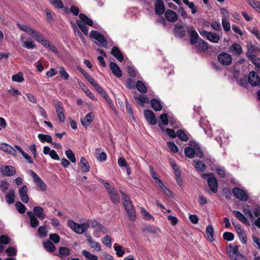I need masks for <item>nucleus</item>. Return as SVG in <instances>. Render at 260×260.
Masks as SVG:
<instances>
[{
  "label": "nucleus",
  "mask_w": 260,
  "mask_h": 260,
  "mask_svg": "<svg viewBox=\"0 0 260 260\" xmlns=\"http://www.w3.org/2000/svg\"><path fill=\"white\" fill-rule=\"evenodd\" d=\"M151 105L154 110L155 111H159L162 109V105L160 101L157 100L155 99H151Z\"/></svg>",
  "instance_id": "obj_34"
},
{
  "label": "nucleus",
  "mask_w": 260,
  "mask_h": 260,
  "mask_svg": "<svg viewBox=\"0 0 260 260\" xmlns=\"http://www.w3.org/2000/svg\"><path fill=\"white\" fill-rule=\"evenodd\" d=\"M0 149L12 155H16L15 149L7 143H0Z\"/></svg>",
  "instance_id": "obj_16"
},
{
  "label": "nucleus",
  "mask_w": 260,
  "mask_h": 260,
  "mask_svg": "<svg viewBox=\"0 0 260 260\" xmlns=\"http://www.w3.org/2000/svg\"><path fill=\"white\" fill-rule=\"evenodd\" d=\"M81 170L83 173H87L90 170V166L84 157L81 158L80 164Z\"/></svg>",
  "instance_id": "obj_25"
},
{
  "label": "nucleus",
  "mask_w": 260,
  "mask_h": 260,
  "mask_svg": "<svg viewBox=\"0 0 260 260\" xmlns=\"http://www.w3.org/2000/svg\"><path fill=\"white\" fill-rule=\"evenodd\" d=\"M66 155L68 158L72 162L75 163L76 159L75 154L73 151L71 149L66 150L65 152Z\"/></svg>",
  "instance_id": "obj_49"
},
{
  "label": "nucleus",
  "mask_w": 260,
  "mask_h": 260,
  "mask_svg": "<svg viewBox=\"0 0 260 260\" xmlns=\"http://www.w3.org/2000/svg\"><path fill=\"white\" fill-rule=\"evenodd\" d=\"M76 23L85 35H87L88 34V28L82 23V21L77 20L76 21Z\"/></svg>",
  "instance_id": "obj_47"
},
{
  "label": "nucleus",
  "mask_w": 260,
  "mask_h": 260,
  "mask_svg": "<svg viewBox=\"0 0 260 260\" xmlns=\"http://www.w3.org/2000/svg\"><path fill=\"white\" fill-rule=\"evenodd\" d=\"M184 153L187 157L192 158L195 155V150L192 147H187L185 148Z\"/></svg>",
  "instance_id": "obj_45"
},
{
  "label": "nucleus",
  "mask_w": 260,
  "mask_h": 260,
  "mask_svg": "<svg viewBox=\"0 0 260 260\" xmlns=\"http://www.w3.org/2000/svg\"><path fill=\"white\" fill-rule=\"evenodd\" d=\"M59 73L60 75V77L64 80H68L69 77V74L66 72L64 68L62 67H59Z\"/></svg>",
  "instance_id": "obj_52"
},
{
  "label": "nucleus",
  "mask_w": 260,
  "mask_h": 260,
  "mask_svg": "<svg viewBox=\"0 0 260 260\" xmlns=\"http://www.w3.org/2000/svg\"><path fill=\"white\" fill-rule=\"evenodd\" d=\"M222 25L225 31L228 32L230 30V23L228 19H222Z\"/></svg>",
  "instance_id": "obj_54"
},
{
  "label": "nucleus",
  "mask_w": 260,
  "mask_h": 260,
  "mask_svg": "<svg viewBox=\"0 0 260 260\" xmlns=\"http://www.w3.org/2000/svg\"><path fill=\"white\" fill-rule=\"evenodd\" d=\"M238 249L237 246H233L229 245L227 247L226 252L231 260H233L236 256L238 252Z\"/></svg>",
  "instance_id": "obj_20"
},
{
  "label": "nucleus",
  "mask_w": 260,
  "mask_h": 260,
  "mask_svg": "<svg viewBox=\"0 0 260 260\" xmlns=\"http://www.w3.org/2000/svg\"><path fill=\"white\" fill-rule=\"evenodd\" d=\"M235 230L240 239L241 240L242 243L244 244H246V235L244 230L241 228L240 225H236V226L235 225Z\"/></svg>",
  "instance_id": "obj_24"
},
{
  "label": "nucleus",
  "mask_w": 260,
  "mask_h": 260,
  "mask_svg": "<svg viewBox=\"0 0 260 260\" xmlns=\"http://www.w3.org/2000/svg\"><path fill=\"white\" fill-rule=\"evenodd\" d=\"M94 116L91 113H88L84 117L83 119L81 120L82 124L85 127L88 126L93 121Z\"/></svg>",
  "instance_id": "obj_22"
},
{
  "label": "nucleus",
  "mask_w": 260,
  "mask_h": 260,
  "mask_svg": "<svg viewBox=\"0 0 260 260\" xmlns=\"http://www.w3.org/2000/svg\"><path fill=\"white\" fill-rule=\"evenodd\" d=\"M59 252L56 255L62 259L66 256H69L71 254L70 249L67 247H60L59 248Z\"/></svg>",
  "instance_id": "obj_28"
},
{
  "label": "nucleus",
  "mask_w": 260,
  "mask_h": 260,
  "mask_svg": "<svg viewBox=\"0 0 260 260\" xmlns=\"http://www.w3.org/2000/svg\"><path fill=\"white\" fill-rule=\"evenodd\" d=\"M30 173L34 182L37 186V190L42 191H46L47 190V185L42 179L34 171L30 170Z\"/></svg>",
  "instance_id": "obj_4"
},
{
  "label": "nucleus",
  "mask_w": 260,
  "mask_h": 260,
  "mask_svg": "<svg viewBox=\"0 0 260 260\" xmlns=\"http://www.w3.org/2000/svg\"><path fill=\"white\" fill-rule=\"evenodd\" d=\"M141 213L143 217L146 220L153 219V217L143 208H141Z\"/></svg>",
  "instance_id": "obj_57"
},
{
  "label": "nucleus",
  "mask_w": 260,
  "mask_h": 260,
  "mask_svg": "<svg viewBox=\"0 0 260 260\" xmlns=\"http://www.w3.org/2000/svg\"><path fill=\"white\" fill-rule=\"evenodd\" d=\"M247 79L248 82L251 86L260 87V77L255 72H250L249 73Z\"/></svg>",
  "instance_id": "obj_8"
},
{
  "label": "nucleus",
  "mask_w": 260,
  "mask_h": 260,
  "mask_svg": "<svg viewBox=\"0 0 260 260\" xmlns=\"http://www.w3.org/2000/svg\"><path fill=\"white\" fill-rule=\"evenodd\" d=\"M12 80L14 82H22L24 81L23 73L20 72L18 74L13 75Z\"/></svg>",
  "instance_id": "obj_48"
},
{
  "label": "nucleus",
  "mask_w": 260,
  "mask_h": 260,
  "mask_svg": "<svg viewBox=\"0 0 260 260\" xmlns=\"http://www.w3.org/2000/svg\"><path fill=\"white\" fill-rule=\"evenodd\" d=\"M219 62L224 66H229L232 62V56L225 52L220 53L217 56Z\"/></svg>",
  "instance_id": "obj_6"
},
{
  "label": "nucleus",
  "mask_w": 260,
  "mask_h": 260,
  "mask_svg": "<svg viewBox=\"0 0 260 260\" xmlns=\"http://www.w3.org/2000/svg\"><path fill=\"white\" fill-rule=\"evenodd\" d=\"M6 200L8 204H12L15 201V191L14 189H11L6 195Z\"/></svg>",
  "instance_id": "obj_33"
},
{
  "label": "nucleus",
  "mask_w": 260,
  "mask_h": 260,
  "mask_svg": "<svg viewBox=\"0 0 260 260\" xmlns=\"http://www.w3.org/2000/svg\"><path fill=\"white\" fill-rule=\"evenodd\" d=\"M114 250L116 251V254L118 257L123 256L124 253V250L122 249V246L120 245H115L114 247Z\"/></svg>",
  "instance_id": "obj_53"
},
{
  "label": "nucleus",
  "mask_w": 260,
  "mask_h": 260,
  "mask_svg": "<svg viewBox=\"0 0 260 260\" xmlns=\"http://www.w3.org/2000/svg\"><path fill=\"white\" fill-rule=\"evenodd\" d=\"M22 45L23 47L28 49L34 48L36 46L34 41L29 38H27L26 41L23 42Z\"/></svg>",
  "instance_id": "obj_40"
},
{
  "label": "nucleus",
  "mask_w": 260,
  "mask_h": 260,
  "mask_svg": "<svg viewBox=\"0 0 260 260\" xmlns=\"http://www.w3.org/2000/svg\"><path fill=\"white\" fill-rule=\"evenodd\" d=\"M79 18H80V20H79V21H82V23H84L85 25L87 24L91 26L93 25V22L92 20L84 14H80Z\"/></svg>",
  "instance_id": "obj_38"
},
{
  "label": "nucleus",
  "mask_w": 260,
  "mask_h": 260,
  "mask_svg": "<svg viewBox=\"0 0 260 260\" xmlns=\"http://www.w3.org/2000/svg\"><path fill=\"white\" fill-rule=\"evenodd\" d=\"M255 48L251 43H249L247 45V51L246 53V56L247 58L250 59L252 57L256 56L255 53Z\"/></svg>",
  "instance_id": "obj_35"
},
{
  "label": "nucleus",
  "mask_w": 260,
  "mask_h": 260,
  "mask_svg": "<svg viewBox=\"0 0 260 260\" xmlns=\"http://www.w3.org/2000/svg\"><path fill=\"white\" fill-rule=\"evenodd\" d=\"M90 37L96 40L99 43L100 45L102 46L105 47L108 44V42L105 37L102 34L98 32L97 31L91 30L90 33Z\"/></svg>",
  "instance_id": "obj_7"
},
{
  "label": "nucleus",
  "mask_w": 260,
  "mask_h": 260,
  "mask_svg": "<svg viewBox=\"0 0 260 260\" xmlns=\"http://www.w3.org/2000/svg\"><path fill=\"white\" fill-rule=\"evenodd\" d=\"M155 13L157 15L162 14L165 11V7L162 0H157L154 5Z\"/></svg>",
  "instance_id": "obj_19"
},
{
  "label": "nucleus",
  "mask_w": 260,
  "mask_h": 260,
  "mask_svg": "<svg viewBox=\"0 0 260 260\" xmlns=\"http://www.w3.org/2000/svg\"><path fill=\"white\" fill-rule=\"evenodd\" d=\"M111 241H112V239H111V237L108 235H107L104 237L103 240V243L104 245L107 246L108 247H111V245H112Z\"/></svg>",
  "instance_id": "obj_60"
},
{
  "label": "nucleus",
  "mask_w": 260,
  "mask_h": 260,
  "mask_svg": "<svg viewBox=\"0 0 260 260\" xmlns=\"http://www.w3.org/2000/svg\"><path fill=\"white\" fill-rule=\"evenodd\" d=\"M27 215L30 219V224L32 228H36L39 225V221L37 217L35 216L34 213L31 211H28Z\"/></svg>",
  "instance_id": "obj_27"
},
{
  "label": "nucleus",
  "mask_w": 260,
  "mask_h": 260,
  "mask_svg": "<svg viewBox=\"0 0 260 260\" xmlns=\"http://www.w3.org/2000/svg\"><path fill=\"white\" fill-rule=\"evenodd\" d=\"M39 140L42 142L44 143L47 142L48 143H51L52 137L50 135H44L43 134H39L38 136Z\"/></svg>",
  "instance_id": "obj_44"
},
{
  "label": "nucleus",
  "mask_w": 260,
  "mask_h": 260,
  "mask_svg": "<svg viewBox=\"0 0 260 260\" xmlns=\"http://www.w3.org/2000/svg\"><path fill=\"white\" fill-rule=\"evenodd\" d=\"M136 86L137 90L139 92H140L142 93H144L146 92V91H147L146 87L145 85H144V84L142 82H141L140 81H138L136 82Z\"/></svg>",
  "instance_id": "obj_46"
},
{
  "label": "nucleus",
  "mask_w": 260,
  "mask_h": 260,
  "mask_svg": "<svg viewBox=\"0 0 260 260\" xmlns=\"http://www.w3.org/2000/svg\"><path fill=\"white\" fill-rule=\"evenodd\" d=\"M255 67L260 69V59L256 55L249 59Z\"/></svg>",
  "instance_id": "obj_61"
},
{
  "label": "nucleus",
  "mask_w": 260,
  "mask_h": 260,
  "mask_svg": "<svg viewBox=\"0 0 260 260\" xmlns=\"http://www.w3.org/2000/svg\"><path fill=\"white\" fill-rule=\"evenodd\" d=\"M43 244L44 248L48 252H52L56 250L55 246L50 240H46L43 242Z\"/></svg>",
  "instance_id": "obj_32"
},
{
  "label": "nucleus",
  "mask_w": 260,
  "mask_h": 260,
  "mask_svg": "<svg viewBox=\"0 0 260 260\" xmlns=\"http://www.w3.org/2000/svg\"><path fill=\"white\" fill-rule=\"evenodd\" d=\"M50 3L55 7L61 9L63 7V4L60 0H49Z\"/></svg>",
  "instance_id": "obj_56"
},
{
  "label": "nucleus",
  "mask_w": 260,
  "mask_h": 260,
  "mask_svg": "<svg viewBox=\"0 0 260 260\" xmlns=\"http://www.w3.org/2000/svg\"><path fill=\"white\" fill-rule=\"evenodd\" d=\"M232 191L234 195L239 200L246 201L248 200L246 193L240 188L235 187L233 188Z\"/></svg>",
  "instance_id": "obj_10"
},
{
  "label": "nucleus",
  "mask_w": 260,
  "mask_h": 260,
  "mask_svg": "<svg viewBox=\"0 0 260 260\" xmlns=\"http://www.w3.org/2000/svg\"><path fill=\"white\" fill-rule=\"evenodd\" d=\"M165 17L168 21L175 22L178 19V16L175 12L171 10H167L165 12Z\"/></svg>",
  "instance_id": "obj_21"
},
{
  "label": "nucleus",
  "mask_w": 260,
  "mask_h": 260,
  "mask_svg": "<svg viewBox=\"0 0 260 260\" xmlns=\"http://www.w3.org/2000/svg\"><path fill=\"white\" fill-rule=\"evenodd\" d=\"M168 146L171 151H172L173 152H175V153L178 152V148L174 142H168Z\"/></svg>",
  "instance_id": "obj_63"
},
{
  "label": "nucleus",
  "mask_w": 260,
  "mask_h": 260,
  "mask_svg": "<svg viewBox=\"0 0 260 260\" xmlns=\"http://www.w3.org/2000/svg\"><path fill=\"white\" fill-rule=\"evenodd\" d=\"M68 224L74 232L79 234L84 233L89 228V224L85 223L78 224L71 220L68 221Z\"/></svg>",
  "instance_id": "obj_3"
},
{
  "label": "nucleus",
  "mask_w": 260,
  "mask_h": 260,
  "mask_svg": "<svg viewBox=\"0 0 260 260\" xmlns=\"http://www.w3.org/2000/svg\"><path fill=\"white\" fill-rule=\"evenodd\" d=\"M111 54L119 61L121 62L123 60V56L119 48L117 47H113L112 48Z\"/></svg>",
  "instance_id": "obj_31"
},
{
  "label": "nucleus",
  "mask_w": 260,
  "mask_h": 260,
  "mask_svg": "<svg viewBox=\"0 0 260 260\" xmlns=\"http://www.w3.org/2000/svg\"><path fill=\"white\" fill-rule=\"evenodd\" d=\"M173 32L175 36L180 38H183L186 34V31L182 25L175 24L173 29Z\"/></svg>",
  "instance_id": "obj_15"
},
{
  "label": "nucleus",
  "mask_w": 260,
  "mask_h": 260,
  "mask_svg": "<svg viewBox=\"0 0 260 260\" xmlns=\"http://www.w3.org/2000/svg\"><path fill=\"white\" fill-rule=\"evenodd\" d=\"M186 29L189 34V36L190 37V43L191 44H194L198 40L199 35L196 30L191 26H188L186 28Z\"/></svg>",
  "instance_id": "obj_18"
},
{
  "label": "nucleus",
  "mask_w": 260,
  "mask_h": 260,
  "mask_svg": "<svg viewBox=\"0 0 260 260\" xmlns=\"http://www.w3.org/2000/svg\"><path fill=\"white\" fill-rule=\"evenodd\" d=\"M193 162L194 163V167L197 170L201 172H204L205 171L206 166L205 164L202 162V161L194 159Z\"/></svg>",
  "instance_id": "obj_36"
},
{
  "label": "nucleus",
  "mask_w": 260,
  "mask_h": 260,
  "mask_svg": "<svg viewBox=\"0 0 260 260\" xmlns=\"http://www.w3.org/2000/svg\"><path fill=\"white\" fill-rule=\"evenodd\" d=\"M28 188L27 187L24 185L21 186L18 190V194L21 200L24 203H28L29 198L27 195Z\"/></svg>",
  "instance_id": "obj_12"
},
{
  "label": "nucleus",
  "mask_w": 260,
  "mask_h": 260,
  "mask_svg": "<svg viewBox=\"0 0 260 260\" xmlns=\"http://www.w3.org/2000/svg\"><path fill=\"white\" fill-rule=\"evenodd\" d=\"M34 214L40 219H43L45 218V214L43 208L40 206H35L33 209Z\"/></svg>",
  "instance_id": "obj_26"
},
{
  "label": "nucleus",
  "mask_w": 260,
  "mask_h": 260,
  "mask_svg": "<svg viewBox=\"0 0 260 260\" xmlns=\"http://www.w3.org/2000/svg\"><path fill=\"white\" fill-rule=\"evenodd\" d=\"M177 137L183 141H187L188 140V136L182 129H179L177 132Z\"/></svg>",
  "instance_id": "obj_50"
},
{
  "label": "nucleus",
  "mask_w": 260,
  "mask_h": 260,
  "mask_svg": "<svg viewBox=\"0 0 260 260\" xmlns=\"http://www.w3.org/2000/svg\"><path fill=\"white\" fill-rule=\"evenodd\" d=\"M248 2L253 8L260 10V2L255 0H248Z\"/></svg>",
  "instance_id": "obj_62"
},
{
  "label": "nucleus",
  "mask_w": 260,
  "mask_h": 260,
  "mask_svg": "<svg viewBox=\"0 0 260 260\" xmlns=\"http://www.w3.org/2000/svg\"><path fill=\"white\" fill-rule=\"evenodd\" d=\"M206 233L207 236L208 240L212 242L214 240L213 228L212 225H208L206 228Z\"/></svg>",
  "instance_id": "obj_37"
},
{
  "label": "nucleus",
  "mask_w": 260,
  "mask_h": 260,
  "mask_svg": "<svg viewBox=\"0 0 260 260\" xmlns=\"http://www.w3.org/2000/svg\"><path fill=\"white\" fill-rule=\"evenodd\" d=\"M135 99L141 106H143L144 103H148L149 102L148 98L144 94H141L139 97H135Z\"/></svg>",
  "instance_id": "obj_39"
},
{
  "label": "nucleus",
  "mask_w": 260,
  "mask_h": 260,
  "mask_svg": "<svg viewBox=\"0 0 260 260\" xmlns=\"http://www.w3.org/2000/svg\"><path fill=\"white\" fill-rule=\"evenodd\" d=\"M118 165L120 167H126L128 165L125 159L123 157L118 159Z\"/></svg>",
  "instance_id": "obj_64"
},
{
  "label": "nucleus",
  "mask_w": 260,
  "mask_h": 260,
  "mask_svg": "<svg viewBox=\"0 0 260 260\" xmlns=\"http://www.w3.org/2000/svg\"><path fill=\"white\" fill-rule=\"evenodd\" d=\"M109 195L112 202L115 204L118 203L120 202V197L117 192L114 189L113 191L109 193Z\"/></svg>",
  "instance_id": "obj_41"
},
{
  "label": "nucleus",
  "mask_w": 260,
  "mask_h": 260,
  "mask_svg": "<svg viewBox=\"0 0 260 260\" xmlns=\"http://www.w3.org/2000/svg\"><path fill=\"white\" fill-rule=\"evenodd\" d=\"M144 116L147 122L151 125H155L156 120L154 113L150 110H146L144 111Z\"/></svg>",
  "instance_id": "obj_17"
},
{
  "label": "nucleus",
  "mask_w": 260,
  "mask_h": 260,
  "mask_svg": "<svg viewBox=\"0 0 260 260\" xmlns=\"http://www.w3.org/2000/svg\"><path fill=\"white\" fill-rule=\"evenodd\" d=\"M233 213L235 216L238 218L241 222L246 225H249V222L246 218V217L240 212L236 210H234Z\"/></svg>",
  "instance_id": "obj_30"
},
{
  "label": "nucleus",
  "mask_w": 260,
  "mask_h": 260,
  "mask_svg": "<svg viewBox=\"0 0 260 260\" xmlns=\"http://www.w3.org/2000/svg\"><path fill=\"white\" fill-rule=\"evenodd\" d=\"M199 32L202 36L206 37L208 40L214 43H217L220 39V37L215 32L204 30L200 31Z\"/></svg>",
  "instance_id": "obj_5"
},
{
  "label": "nucleus",
  "mask_w": 260,
  "mask_h": 260,
  "mask_svg": "<svg viewBox=\"0 0 260 260\" xmlns=\"http://www.w3.org/2000/svg\"><path fill=\"white\" fill-rule=\"evenodd\" d=\"M223 238L224 240L231 241L234 238V235L231 232H226L223 234Z\"/></svg>",
  "instance_id": "obj_58"
},
{
  "label": "nucleus",
  "mask_w": 260,
  "mask_h": 260,
  "mask_svg": "<svg viewBox=\"0 0 260 260\" xmlns=\"http://www.w3.org/2000/svg\"><path fill=\"white\" fill-rule=\"evenodd\" d=\"M82 254L83 256H84L87 259L89 260L98 259V257L96 255L93 254L86 250H82Z\"/></svg>",
  "instance_id": "obj_43"
},
{
  "label": "nucleus",
  "mask_w": 260,
  "mask_h": 260,
  "mask_svg": "<svg viewBox=\"0 0 260 260\" xmlns=\"http://www.w3.org/2000/svg\"><path fill=\"white\" fill-rule=\"evenodd\" d=\"M0 171L5 176H13L16 172L15 168L12 166H3L0 168Z\"/></svg>",
  "instance_id": "obj_11"
},
{
  "label": "nucleus",
  "mask_w": 260,
  "mask_h": 260,
  "mask_svg": "<svg viewBox=\"0 0 260 260\" xmlns=\"http://www.w3.org/2000/svg\"><path fill=\"white\" fill-rule=\"evenodd\" d=\"M199 48L203 50H207L208 49V44L202 39L199 40L198 43Z\"/></svg>",
  "instance_id": "obj_55"
},
{
  "label": "nucleus",
  "mask_w": 260,
  "mask_h": 260,
  "mask_svg": "<svg viewBox=\"0 0 260 260\" xmlns=\"http://www.w3.org/2000/svg\"><path fill=\"white\" fill-rule=\"evenodd\" d=\"M17 25L21 30L26 32L29 36L32 37L36 41L40 43L45 47L49 48L52 52L55 53H57L58 52L57 49L52 44H51L48 40H46L41 34L31 28L29 26L21 24L20 23H17Z\"/></svg>",
  "instance_id": "obj_1"
},
{
  "label": "nucleus",
  "mask_w": 260,
  "mask_h": 260,
  "mask_svg": "<svg viewBox=\"0 0 260 260\" xmlns=\"http://www.w3.org/2000/svg\"><path fill=\"white\" fill-rule=\"evenodd\" d=\"M86 223L89 224V227L90 226L95 229V231L102 232L104 234H106L107 232V229L94 219L88 220Z\"/></svg>",
  "instance_id": "obj_9"
},
{
  "label": "nucleus",
  "mask_w": 260,
  "mask_h": 260,
  "mask_svg": "<svg viewBox=\"0 0 260 260\" xmlns=\"http://www.w3.org/2000/svg\"><path fill=\"white\" fill-rule=\"evenodd\" d=\"M207 183L211 191L214 193H216L218 191V182L214 175L207 178Z\"/></svg>",
  "instance_id": "obj_13"
},
{
  "label": "nucleus",
  "mask_w": 260,
  "mask_h": 260,
  "mask_svg": "<svg viewBox=\"0 0 260 260\" xmlns=\"http://www.w3.org/2000/svg\"><path fill=\"white\" fill-rule=\"evenodd\" d=\"M15 206L18 212L21 214L24 213L26 211L25 206L20 202H16Z\"/></svg>",
  "instance_id": "obj_51"
},
{
  "label": "nucleus",
  "mask_w": 260,
  "mask_h": 260,
  "mask_svg": "<svg viewBox=\"0 0 260 260\" xmlns=\"http://www.w3.org/2000/svg\"><path fill=\"white\" fill-rule=\"evenodd\" d=\"M57 115L59 120L61 122H63L65 120V116L64 115V110L63 107L59 102H57L55 104Z\"/></svg>",
  "instance_id": "obj_14"
},
{
  "label": "nucleus",
  "mask_w": 260,
  "mask_h": 260,
  "mask_svg": "<svg viewBox=\"0 0 260 260\" xmlns=\"http://www.w3.org/2000/svg\"><path fill=\"white\" fill-rule=\"evenodd\" d=\"M88 242L91 248L95 249L99 252L102 250L101 246L99 243L93 241L90 238L88 239Z\"/></svg>",
  "instance_id": "obj_42"
},
{
  "label": "nucleus",
  "mask_w": 260,
  "mask_h": 260,
  "mask_svg": "<svg viewBox=\"0 0 260 260\" xmlns=\"http://www.w3.org/2000/svg\"><path fill=\"white\" fill-rule=\"evenodd\" d=\"M49 239L54 243H58L60 241V237L57 234H51L49 235Z\"/></svg>",
  "instance_id": "obj_59"
},
{
  "label": "nucleus",
  "mask_w": 260,
  "mask_h": 260,
  "mask_svg": "<svg viewBox=\"0 0 260 260\" xmlns=\"http://www.w3.org/2000/svg\"><path fill=\"white\" fill-rule=\"evenodd\" d=\"M230 51L237 56L240 55L242 52V48L238 43H234L231 47Z\"/></svg>",
  "instance_id": "obj_29"
},
{
  "label": "nucleus",
  "mask_w": 260,
  "mask_h": 260,
  "mask_svg": "<svg viewBox=\"0 0 260 260\" xmlns=\"http://www.w3.org/2000/svg\"><path fill=\"white\" fill-rule=\"evenodd\" d=\"M110 68L113 74L117 77L122 76V72L120 68L115 63L111 62L110 63Z\"/></svg>",
  "instance_id": "obj_23"
},
{
  "label": "nucleus",
  "mask_w": 260,
  "mask_h": 260,
  "mask_svg": "<svg viewBox=\"0 0 260 260\" xmlns=\"http://www.w3.org/2000/svg\"><path fill=\"white\" fill-rule=\"evenodd\" d=\"M123 196V205L127 212L128 216L131 220H135L136 215L135 210L128 196L123 191H121Z\"/></svg>",
  "instance_id": "obj_2"
}]
</instances>
